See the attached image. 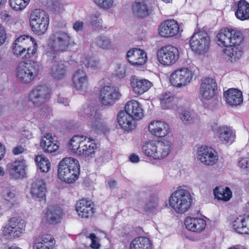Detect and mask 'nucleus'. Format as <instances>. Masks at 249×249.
Instances as JSON below:
<instances>
[{"mask_svg": "<svg viewBox=\"0 0 249 249\" xmlns=\"http://www.w3.org/2000/svg\"><path fill=\"white\" fill-rule=\"evenodd\" d=\"M219 45L226 47L224 50L225 58L231 62H236L242 55L239 46L243 41L242 33L237 30L226 28L221 30L217 35Z\"/></svg>", "mask_w": 249, "mask_h": 249, "instance_id": "1", "label": "nucleus"}, {"mask_svg": "<svg viewBox=\"0 0 249 249\" xmlns=\"http://www.w3.org/2000/svg\"><path fill=\"white\" fill-rule=\"evenodd\" d=\"M72 43V37L68 32L61 30L55 31L49 38L45 54L52 60L56 59L57 53L67 51Z\"/></svg>", "mask_w": 249, "mask_h": 249, "instance_id": "2", "label": "nucleus"}, {"mask_svg": "<svg viewBox=\"0 0 249 249\" xmlns=\"http://www.w3.org/2000/svg\"><path fill=\"white\" fill-rule=\"evenodd\" d=\"M80 174L78 161L71 157L65 158L61 160L58 166V177L61 180L68 183H72Z\"/></svg>", "mask_w": 249, "mask_h": 249, "instance_id": "3", "label": "nucleus"}, {"mask_svg": "<svg viewBox=\"0 0 249 249\" xmlns=\"http://www.w3.org/2000/svg\"><path fill=\"white\" fill-rule=\"evenodd\" d=\"M193 198L186 189H178L173 192L169 198V205L178 213H184L191 207Z\"/></svg>", "mask_w": 249, "mask_h": 249, "instance_id": "4", "label": "nucleus"}, {"mask_svg": "<svg viewBox=\"0 0 249 249\" xmlns=\"http://www.w3.org/2000/svg\"><path fill=\"white\" fill-rule=\"evenodd\" d=\"M41 71L42 66L37 62H20L16 69V76L21 83L28 84L32 81Z\"/></svg>", "mask_w": 249, "mask_h": 249, "instance_id": "5", "label": "nucleus"}, {"mask_svg": "<svg viewBox=\"0 0 249 249\" xmlns=\"http://www.w3.org/2000/svg\"><path fill=\"white\" fill-rule=\"evenodd\" d=\"M172 146V142L167 140L158 141L156 143L148 142L142 146V150L148 157L155 159H161L169 155Z\"/></svg>", "mask_w": 249, "mask_h": 249, "instance_id": "6", "label": "nucleus"}, {"mask_svg": "<svg viewBox=\"0 0 249 249\" xmlns=\"http://www.w3.org/2000/svg\"><path fill=\"white\" fill-rule=\"evenodd\" d=\"M49 23V16L44 10L36 9L31 13L30 24L35 34L41 35L47 31Z\"/></svg>", "mask_w": 249, "mask_h": 249, "instance_id": "7", "label": "nucleus"}, {"mask_svg": "<svg viewBox=\"0 0 249 249\" xmlns=\"http://www.w3.org/2000/svg\"><path fill=\"white\" fill-rule=\"evenodd\" d=\"M190 47L193 52L201 55L206 53L209 49L210 39L208 34L203 31L195 33L190 40Z\"/></svg>", "mask_w": 249, "mask_h": 249, "instance_id": "8", "label": "nucleus"}, {"mask_svg": "<svg viewBox=\"0 0 249 249\" xmlns=\"http://www.w3.org/2000/svg\"><path fill=\"white\" fill-rule=\"evenodd\" d=\"M81 113L87 116L89 125L94 131L103 133L108 131L106 125L101 122L100 114L95 107H84Z\"/></svg>", "mask_w": 249, "mask_h": 249, "instance_id": "9", "label": "nucleus"}, {"mask_svg": "<svg viewBox=\"0 0 249 249\" xmlns=\"http://www.w3.org/2000/svg\"><path fill=\"white\" fill-rule=\"evenodd\" d=\"M157 57L160 63L170 66L175 64L179 57L178 49L172 45L161 48L157 53Z\"/></svg>", "mask_w": 249, "mask_h": 249, "instance_id": "10", "label": "nucleus"}, {"mask_svg": "<svg viewBox=\"0 0 249 249\" xmlns=\"http://www.w3.org/2000/svg\"><path fill=\"white\" fill-rule=\"evenodd\" d=\"M193 73L188 68H182L175 71L171 75L170 81L177 87H181L189 84L192 80Z\"/></svg>", "mask_w": 249, "mask_h": 249, "instance_id": "11", "label": "nucleus"}, {"mask_svg": "<svg viewBox=\"0 0 249 249\" xmlns=\"http://www.w3.org/2000/svg\"><path fill=\"white\" fill-rule=\"evenodd\" d=\"M156 3L152 0H138L132 6V13L139 18H143L149 16L153 11Z\"/></svg>", "mask_w": 249, "mask_h": 249, "instance_id": "12", "label": "nucleus"}, {"mask_svg": "<svg viewBox=\"0 0 249 249\" xmlns=\"http://www.w3.org/2000/svg\"><path fill=\"white\" fill-rule=\"evenodd\" d=\"M100 92L101 101L105 106L112 105L121 96L118 89L110 85L101 88Z\"/></svg>", "mask_w": 249, "mask_h": 249, "instance_id": "13", "label": "nucleus"}, {"mask_svg": "<svg viewBox=\"0 0 249 249\" xmlns=\"http://www.w3.org/2000/svg\"><path fill=\"white\" fill-rule=\"evenodd\" d=\"M197 158L206 165H213L218 160L216 153L212 148L202 145L197 149Z\"/></svg>", "mask_w": 249, "mask_h": 249, "instance_id": "14", "label": "nucleus"}, {"mask_svg": "<svg viewBox=\"0 0 249 249\" xmlns=\"http://www.w3.org/2000/svg\"><path fill=\"white\" fill-rule=\"evenodd\" d=\"M49 89L45 86L40 85L33 89L29 99L35 105L38 106L46 102L49 97Z\"/></svg>", "mask_w": 249, "mask_h": 249, "instance_id": "15", "label": "nucleus"}, {"mask_svg": "<svg viewBox=\"0 0 249 249\" xmlns=\"http://www.w3.org/2000/svg\"><path fill=\"white\" fill-rule=\"evenodd\" d=\"M128 62L132 66L139 67L144 65L147 59L145 52L139 48L129 50L126 54Z\"/></svg>", "mask_w": 249, "mask_h": 249, "instance_id": "16", "label": "nucleus"}, {"mask_svg": "<svg viewBox=\"0 0 249 249\" xmlns=\"http://www.w3.org/2000/svg\"><path fill=\"white\" fill-rule=\"evenodd\" d=\"M73 88L78 91L85 92L89 86V78L86 72L78 70L75 71L72 76Z\"/></svg>", "mask_w": 249, "mask_h": 249, "instance_id": "17", "label": "nucleus"}, {"mask_svg": "<svg viewBox=\"0 0 249 249\" xmlns=\"http://www.w3.org/2000/svg\"><path fill=\"white\" fill-rule=\"evenodd\" d=\"M217 85L214 79L211 78L204 79L200 86V94L203 98L210 100L215 94Z\"/></svg>", "mask_w": 249, "mask_h": 249, "instance_id": "18", "label": "nucleus"}, {"mask_svg": "<svg viewBox=\"0 0 249 249\" xmlns=\"http://www.w3.org/2000/svg\"><path fill=\"white\" fill-rule=\"evenodd\" d=\"M130 84L133 91L136 94L141 95L147 91L152 86V83L146 79H141L132 76Z\"/></svg>", "mask_w": 249, "mask_h": 249, "instance_id": "19", "label": "nucleus"}, {"mask_svg": "<svg viewBox=\"0 0 249 249\" xmlns=\"http://www.w3.org/2000/svg\"><path fill=\"white\" fill-rule=\"evenodd\" d=\"M32 37L27 35L18 37L13 45V51L15 55L22 59L27 55L25 52V46L28 42H31Z\"/></svg>", "mask_w": 249, "mask_h": 249, "instance_id": "20", "label": "nucleus"}, {"mask_svg": "<svg viewBox=\"0 0 249 249\" xmlns=\"http://www.w3.org/2000/svg\"><path fill=\"white\" fill-rule=\"evenodd\" d=\"M179 31V26L175 20H168L160 26L159 34L165 37H172L177 35Z\"/></svg>", "mask_w": 249, "mask_h": 249, "instance_id": "21", "label": "nucleus"}, {"mask_svg": "<svg viewBox=\"0 0 249 249\" xmlns=\"http://www.w3.org/2000/svg\"><path fill=\"white\" fill-rule=\"evenodd\" d=\"M46 192V185L43 179L36 180L32 184L31 194L34 199L39 201L45 200Z\"/></svg>", "mask_w": 249, "mask_h": 249, "instance_id": "22", "label": "nucleus"}, {"mask_svg": "<svg viewBox=\"0 0 249 249\" xmlns=\"http://www.w3.org/2000/svg\"><path fill=\"white\" fill-rule=\"evenodd\" d=\"M224 96L225 98L226 103L231 106L236 107L243 103L242 92L237 89H228L224 92Z\"/></svg>", "mask_w": 249, "mask_h": 249, "instance_id": "23", "label": "nucleus"}, {"mask_svg": "<svg viewBox=\"0 0 249 249\" xmlns=\"http://www.w3.org/2000/svg\"><path fill=\"white\" fill-rule=\"evenodd\" d=\"M75 209L78 215L82 218H88L94 213L91 202L85 199H82L78 202L75 205Z\"/></svg>", "mask_w": 249, "mask_h": 249, "instance_id": "24", "label": "nucleus"}, {"mask_svg": "<svg viewBox=\"0 0 249 249\" xmlns=\"http://www.w3.org/2000/svg\"><path fill=\"white\" fill-rule=\"evenodd\" d=\"M148 130L152 135L162 137L169 132V127L165 122L157 121L152 122L149 124Z\"/></svg>", "mask_w": 249, "mask_h": 249, "instance_id": "25", "label": "nucleus"}, {"mask_svg": "<svg viewBox=\"0 0 249 249\" xmlns=\"http://www.w3.org/2000/svg\"><path fill=\"white\" fill-rule=\"evenodd\" d=\"M87 140H88L87 142L85 141V142L81 146V149L78 154L86 160H89L95 157L98 147L95 143L91 142L90 138L85 137L84 141Z\"/></svg>", "mask_w": 249, "mask_h": 249, "instance_id": "26", "label": "nucleus"}, {"mask_svg": "<svg viewBox=\"0 0 249 249\" xmlns=\"http://www.w3.org/2000/svg\"><path fill=\"white\" fill-rule=\"evenodd\" d=\"M184 224L186 228L189 231L199 232L203 231L206 226V221L204 218L187 217Z\"/></svg>", "mask_w": 249, "mask_h": 249, "instance_id": "27", "label": "nucleus"}, {"mask_svg": "<svg viewBox=\"0 0 249 249\" xmlns=\"http://www.w3.org/2000/svg\"><path fill=\"white\" fill-rule=\"evenodd\" d=\"M25 167L24 160H16L7 164V171L12 177L17 178L25 174Z\"/></svg>", "mask_w": 249, "mask_h": 249, "instance_id": "28", "label": "nucleus"}, {"mask_svg": "<svg viewBox=\"0 0 249 249\" xmlns=\"http://www.w3.org/2000/svg\"><path fill=\"white\" fill-rule=\"evenodd\" d=\"M234 231L239 234H249V216H239L236 217L231 223Z\"/></svg>", "mask_w": 249, "mask_h": 249, "instance_id": "29", "label": "nucleus"}, {"mask_svg": "<svg viewBox=\"0 0 249 249\" xmlns=\"http://www.w3.org/2000/svg\"><path fill=\"white\" fill-rule=\"evenodd\" d=\"M118 122L125 131H130L135 128V119L131 117L125 111H120L118 115Z\"/></svg>", "mask_w": 249, "mask_h": 249, "instance_id": "30", "label": "nucleus"}, {"mask_svg": "<svg viewBox=\"0 0 249 249\" xmlns=\"http://www.w3.org/2000/svg\"><path fill=\"white\" fill-rule=\"evenodd\" d=\"M48 60L51 61V73L55 79L60 80L64 78L66 75V69L64 65L56 59H51L48 57Z\"/></svg>", "mask_w": 249, "mask_h": 249, "instance_id": "31", "label": "nucleus"}, {"mask_svg": "<svg viewBox=\"0 0 249 249\" xmlns=\"http://www.w3.org/2000/svg\"><path fill=\"white\" fill-rule=\"evenodd\" d=\"M124 108L125 111L136 120H140L143 116L142 106L136 101L131 100L128 102Z\"/></svg>", "mask_w": 249, "mask_h": 249, "instance_id": "32", "label": "nucleus"}, {"mask_svg": "<svg viewBox=\"0 0 249 249\" xmlns=\"http://www.w3.org/2000/svg\"><path fill=\"white\" fill-rule=\"evenodd\" d=\"M53 236L50 234H45L36 240L34 249H53Z\"/></svg>", "mask_w": 249, "mask_h": 249, "instance_id": "33", "label": "nucleus"}, {"mask_svg": "<svg viewBox=\"0 0 249 249\" xmlns=\"http://www.w3.org/2000/svg\"><path fill=\"white\" fill-rule=\"evenodd\" d=\"M235 15L241 20L249 19V3L245 0H240L237 4V9Z\"/></svg>", "mask_w": 249, "mask_h": 249, "instance_id": "34", "label": "nucleus"}, {"mask_svg": "<svg viewBox=\"0 0 249 249\" xmlns=\"http://www.w3.org/2000/svg\"><path fill=\"white\" fill-rule=\"evenodd\" d=\"M62 213V211L60 207L50 206L46 212L47 220L50 224L57 223L59 221Z\"/></svg>", "mask_w": 249, "mask_h": 249, "instance_id": "35", "label": "nucleus"}, {"mask_svg": "<svg viewBox=\"0 0 249 249\" xmlns=\"http://www.w3.org/2000/svg\"><path fill=\"white\" fill-rule=\"evenodd\" d=\"M130 249H151L152 244L149 239L140 236L133 239L130 245Z\"/></svg>", "mask_w": 249, "mask_h": 249, "instance_id": "36", "label": "nucleus"}, {"mask_svg": "<svg viewBox=\"0 0 249 249\" xmlns=\"http://www.w3.org/2000/svg\"><path fill=\"white\" fill-rule=\"evenodd\" d=\"M21 220L18 218L13 217L8 221L7 225H9V227L15 230L13 235L14 238L19 237L24 231L23 223L21 224Z\"/></svg>", "mask_w": 249, "mask_h": 249, "instance_id": "37", "label": "nucleus"}, {"mask_svg": "<svg viewBox=\"0 0 249 249\" xmlns=\"http://www.w3.org/2000/svg\"><path fill=\"white\" fill-rule=\"evenodd\" d=\"M218 137L223 142H232L234 140V135L231 129L227 127H220L218 129Z\"/></svg>", "mask_w": 249, "mask_h": 249, "instance_id": "38", "label": "nucleus"}, {"mask_svg": "<svg viewBox=\"0 0 249 249\" xmlns=\"http://www.w3.org/2000/svg\"><path fill=\"white\" fill-rule=\"evenodd\" d=\"M214 194L215 197L219 200L227 201L230 199L232 196V193L228 187H216L214 190Z\"/></svg>", "mask_w": 249, "mask_h": 249, "instance_id": "39", "label": "nucleus"}, {"mask_svg": "<svg viewBox=\"0 0 249 249\" xmlns=\"http://www.w3.org/2000/svg\"><path fill=\"white\" fill-rule=\"evenodd\" d=\"M85 136L83 135H75L70 140L69 147L74 152L79 153L82 146L86 141L82 140V139L85 138Z\"/></svg>", "mask_w": 249, "mask_h": 249, "instance_id": "40", "label": "nucleus"}, {"mask_svg": "<svg viewBox=\"0 0 249 249\" xmlns=\"http://www.w3.org/2000/svg\"><path fill=\"white\" fill-rule=\"evenodd\" d=\"M196 114L190 109H185L179 113V117L184 124H190L194 122Z\"/></svg>", "mask_w": 249, "mask_h": 249, "instance_id": "41", "label": "nucleus"}, {"mask_svg": "<svg viewBox=\"0 0 249 249\" xmlns=\"http://www.w3.org/2000/svg\"><path fill=\"white\" fill-rule=\"evenodd\" d=\"M95 44L98 48L103 50L109 49L112 46L111 39L105 36H98L95 38Z\"/></svg>", "mask_w": 249, "mask_h": 249, "instance_id": "42", "label": "nucleus"}, {"mask_svg": "<svg viewBox=\"0 0 249 249\" xmlns=\"http://www.w3.org/2000/svg\"><path fill=\"white\" fill-rule=\"evenodd\" d=\"M35 161L40 171L42 172L46 173L50 169L51 163L49 160L43 155L36 156Z\"/></svg>", "mask_w": 249, "mask_h": 249, "instance_id": "43", "label": "nucleus"}, {"mask_svg": "<svg viewBox=\"0 0 249 249\" xmlns=\"http://www.w3.org/2000/svg\"><path fill=\"white\" fill-rule=\"evenodd\" d=\"M40 145L43 148L45 152L51 153L58 149V145L56 143H54L53 141L46 142V140L41 139Z\"/></svg>", "mask_w": 249, "mask_h": 249, "instance_id": "44", "label": "nucleus"}, {"mask_svg": "<svg viewBox=\"0 0 249 249\" xmlns=\"http://www.w3.org/2000/svg\"><path fill=\"white\" fill-rule=\"evenodd\" d=\"M30 0H9L11 7L16 11L23 10L29 4Z\"/></svg>", "mask_w": 249, "mask_h": 249, "instance_id": "45", "label": "nucleus"}, {"mask_svg": "<svg viewBox=\"0 0 249 249\" xmlns=\"http://www.w3.org/2000/svg\"><path fill=\"white\" fill-rule=\"evenodd\" d=\"M174 99L173 95L169 92L161 95L160 97V105L162 108L168 109L171 107V103Z\"/></svg>", "mask_w": 249, "mask_h": 249, "instance_id": "46", "label": "nucleus"}, {"mask_svg": "<svg viewBox=\"0 0 249 249\" xmlns=\"http://www.w3.org/2000/svg\"><path fill=\"white\" fill-rule=\"evenodd\" d=\"M37 51V44L35 40L32 38L31 42H28V45L25 46V53L27 55L24 57V58H29L33 56Z\"/></svg>", "mask_w": 249, "mask_h": 249, "instance_id": "47", "label": "nucleus"}, {"mask_svg": "<svg viewBox=\"0 0 249 249\" xmlns=\"http://www.w3.org/2000/svg\"><path fill=\"white\" fill-rule=\"evenodd\" d=\"M82 65L87 68L96 69L98 68L99 61L91 56H86L82 61Z\"/></svg>", "mask_w": 249, "mask_h": 249, "instance_id": "48", "label": "nucleus"}, {"mask_svg": "<svg viewBox=\"0 0 249 249\" xmlns=\"http://www.w3.org/2000/svg\"><path fill=\"white\" fill-rule=\"evenodd\" d=\"M158 198L155 196H151L144 206V209L147 211H152L158 206Z\"/></svg>", "mask_w": 249, "mask_h": 249, "instance_id": "49", "label": "nucleus"}, {"mask_svg": "<svg viewBox=\"0 0 249 249\" xmlns=\"http://www.w3.org/2000/svg\"><path fill=\"white\" fill-rule=\"evenodd\" d=\"M91 24L93 28L97 30L102 29V19L98 13L93 14L91 16Z\"/></svg>", "mask_w": 249, "mask_h": 249, "instance_id": "50", "label": "nucleus"}, {"mask_svg": "<svg viewBox=\"0 0 249 249\" xmlns=\"http://www.w3.org/2000/svg\"><path fill=\"white\" fill-rule=\"evenodd\" d=\"M100 8L108 9L110 8L113 3V0H93Z\"/></svg>", "mask_w": 249, "mask_h": 249, "instance_id": "51", "label": "nucleus"}, {"mask_svg": "<svg viewBox=\"0 0 249 249\" xmlns=\"http://www.w3.org/2000/svg\"><path fill=\"white\" fill-rule=\"evenodd\" d=\"M239 166L245 170L247 172H249V158H241L238 162Z\"/></svg>", "mask_w": 249, "mask_h": 249, "instance_id": "52", "label": "nucleus"}, {"mask_svg": "<svg viewBox=\"0 0 249 249\" xmlns=\"http://www.w3.org/2000/svg\"><path fill=\"white\" fill-rule=\"evenodd\" d=\"M125 73V67L124 65H118L115 74L116 76L121 78L124 77Z\"/></svg>", "mask_w": 249, "mask_h": 249, "instance_id": "53", "label": "nucleus"}, {"mask_svg": "<svg viewBox=\"0 0 249 249\" xmlns=\"http://www.w3.org/2000/svg\"><path fill=\"white\" fill-rule=\"evenodd\" d=\"M91 241V247L92 249H98L100 247V244L97 241V237L94 233H91L89 236Z\"/></svg>", "mask_w": 249, "mask_h": 249, "instance_id": "54", "label": "nucleus"}, {"mask_svg": "<svg viewBox=\"0 0 249 249\" xmlns=\"http://www.w3.org/2000/svg\"><path fill=\"white\" fill-rule=\"evenodd\" d=\"M6 38V33L2 26L0 24V46L4 44Z\"/></svg>", "mask_w": 249, "mask_h": 249, "instance_id": "55", "label": "nucleus"}, {"mask_svg": "<svg viewBox=\"0 0 249 249\" xmlns=\"http://www.w3.org/2000/svg\"><path fill=\"white\" fill-rule=\"evenodd\" d=\"M14 231L15 230L11 229V227H9V225L7 224L3 231V232L5 236L13 237V235H14Z\"/></svg>", "mask_w": 249, "mask_h": 249, "instance_id": "56", "label": "nucleus"}, {"mask_svg": "<svg viewBox=\"0 0 249 249\" xmlns=\"http://www.w3.org/2000/svg\"><path fill=\"white\" fill-rule=\"evenodd\" d=\"M83 22L76 21L73 25V28L76 32L82 31L83 28Z\"/></svg>", "mask_w": 249, "mask_h": 249, "instance_id": "57", "label": "nucleus"}, {"mask_svg": "<svg viewBox=\"0 0 249 249\" xmlns=\"http://www.w3.org/2000/svg\"><path fill=\"white\" fill-rule=\"evenodd\" d=\"M15 193L13 192L9 191L7 193L6 196H5V199L9 202L11 201V203L13 204V201H15Z\"/></svg>", "mask_w": 249, "mask_h": 249, "instance_id": "58", "label": "nucleus"}, {"mask_svg": "<svg viewBox=\"0 0 249 249\" xmlns=\"http://www.w3.org/2000/svg\"><path fill=\"white\" fill-rule=\"evenodd\" d=\"M62 5L61 3L58 1H53L51 8L54 11H59L61 8Z\"/></svg>", "mask_w": 249, "mask_h": 249, "instance_id": "59", "label": "nucleus"}, {"mask_svg": "<svg viewBox=\"0 0 249 249\" xmlns=\"http://www.w3.org/2000/svg\"><path fill=\"white\" fill-rule=\"evenodd\" d=\"M107 186L110 189H114L117 186V182L114 179H109L107 181Z\"/></svg>", "mask_w": 249, "mask_h": 249, "instance_id": "60", "label": "nucleus"}, {"mask_svg": "<svg viewBox=\"0 0 249 249\" xmlns=\"http://www.w3.org/2000/svg\"><path fill=\"white\" fill-rule=\"evenodd\" d=\"M41 112L45 115H49L52 112L51 108L48 105H45L41 108Z\"/></svg>", "mask_w": 249, "mask_h": 249, "instance_id": "61", "label": "nucleus"}, {"mask_svg": "<svg viewBox=\"0 0 249 249\" xmlns=\"http://www.w3.org/2000/svg\"><path fill=\"white\" fill-rule=\"evenodd\" d=\"M57 101L59 103L62 104L65 106H68L69 103L68 99L60 96L58 97Z\"/></svg>", "mask_w": 249, "mask_h": 249, "instance_id": "62", "label": "nucleus"}, {"mask_svg": "<svg viewBox=\"0 0 249 249\" xmlns=\"http://www.w3.org/2000/svg\"><path fill=\"white\" fill-rule=\"evenodd\" d=\"M24 151V148L21 146H18L14 148L13 150V153L15 155H18L23 153Z\"/></svg>", "mask_w": 249, "mask_h": 249, "instance_id": "63", "label": "nucleus"}, {"mask_svg": "<svg viewBox=\"0 0 249 249\" xmlns=\"http://www.w3.org/2000/svg\"><path fill=\"white\" fill-rule=\"evenodd\" d=\"M22 137L26 139H29L32 137V134L30 131L24 130L22 132Z\"/></svg>", "mask_w": 249, "mask_h": 249, "instance_id": "64", "label": "nucleus"}]
</instances>
